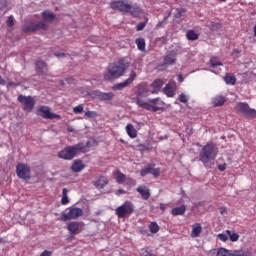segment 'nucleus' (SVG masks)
I'll return each mask as SVG.
<instances>
[{
	"mask_svg": "<svg viewBox=\"0 0 256 256\" xmlns=\"http://www.w3.org/2000/svg\"><path fill=\"white\" fill-rule=\"evenodd\" d=\"M127 67L123 61L115 62L108 67V71L104 74L105 81H111V79H119L124 73Z\"/></svg>",
	"mask_w": 256,
	"mask_h": 256,
	"instance_id": "f257e3e1",
	"label": "nucleus"
},
{
	"mask_svg": "<svg viewBox=\"0 0 256 256\" xmlns=\"http://www.w3.org/2000/svg\"><path fill=\"white\" fill-rule=\"evenodd\" d=\"M83 149H84L83 144L68 146L58 153V157L59 159H65L66 161H71V159L76 157L77 153H80V151H83Z\"/></svg>",
	"mask_w": 256,
	"mask_h": 256,
	"instance_id": "f03ea898",
	"label": "nucleus"
},
{
	"mask_svg": "<svg viewBox=\"0 0 256 256\" xmlns=\"http://www.w3.org/2000/svg\"><path fill=\"white\" fill-rule=\"evenodd\" d=\"M217 158V152L215 151V146L213 144H207L202 148L200 153V161L207 167L210 161Z\"/></svg>",
	"mask_w": 256,
	"mask_h": 256,
	"instance_id": "7ed1b4c3",
	"label": "nucleus"
},
{
	"mask_svg": "<svg viewBox=\"0 0 256 256\" xmlns=\"http://www.w3.org/2000/svg\"><path fill=\"white\" fill-rule=\"evenodd\" d=\"M149 93H151V91H149L147 85L139 84L137 86L136 105H138V107H141L142 109H149V105H147V102L143 99L144 97H147Z\"/></svg>",
	"mask_w": 256,
	"mask_h": 256,
	"instance_id": "20e7f679",
	"label": "nucleus"
},
{
	"mask_svg": "<svg viewBox=\"0 0 256 256\" xmlns=\"http://www.w3.org/2000/svg\"><path fill=\"white\" fill-rule=\"evenodd\" d=\"M83 215V209L77 207H71L66 210V212H62L60 216V221H72V219H79Z\"/></svg>",
	"mask_w": 256,
	"mask_h": 256,
	"instance_id": "39448f33",
	"label": "nucleus"
},
{
	"mask_svg": "<svg viewBox=\"0 0 256 256\" xmlns=\"http://www.w3.org/2000/svg\"><path fill=\"white\" fill-rule=\"evenodd\" d=\"M16 175L18 179L29 181L31 179V168L27 164L18 163L16 165Z\"/></svg>",
	"mask_w": 256,
	"mask_h": 256,
	"instance_id": "423d86ee",
	"label": "nucleus"
},
{
	"mask_svg": "<svg viewBox=\"0 0 256 256\" xmlns=\"http://www.w3.org/2000/svg\"><path fill=\"white\" fill-rule=\"evenodd\" d=\"M135 211V206L130 201H126L124 204L116 208L115 213L120 218L126 217V215H131Z\"/></svg>",
	"mask_w": 256,
	"mask_h": 256,
	"instance_id": "0eeeda50",
	"label": "nucleus"
},
{
	"mask_svg": "<svg viewBox=\"0 0 256 256\" xmlns=\"http://www.w3.org/2000/svg\"><path fill=\"white\" fill-rule=\"evenodd\" d=\"M235 110L239 111V113H242L243 115H246V117H256V110L249 107V104L245 102H240L235 106Z\"/></svg>",
	"mask_w": 256,
	"mask_h": 256,
	"instance_id": "6e6552de",
	"label": "nucleus"
},
{
	"mask_svg": "<svg viewBox=\"0 0 256 256\" xmlns=\"http://www.w3.org/2000/svg\"><path fill=\"white\" fill-rule=\"evenodd\" d=\"M110 7L114 11H121L123 13L131 11V4L127 3L125 0L113 1L110 3Z\"/></svg>",
	"mask_w": 256,
	"mask_h": 256,
	"instance_id": "1a4fd4ad",
	"label": "nucleus"
},
{
	"mask_svg": "<svg viewBox=\"0 0 256 256\" xmlns=\"http://www.w3.org/2000/svg\"><path fill=\"white\" fill-rule=\"evenodd\" d=\"M17 100L23 105L26 113H31V111H33V96L19 95Z\"/></svg>",
	"mask_w": 256,
	"mask_h": 256,
	"instance_id": "9d476101",
	"label": "nucleus"
},
{
	"mask_svg": "<svg viewBox=\"0 0 256 256\" xmlns=\"http://www.w3.org/2000/svg\"><path fill=\"white\" fill-rule=\"evenodd\" d=\"M38 114L43 119H61V115L51 112V108L42 106L38 109Z\"/></svg>",
	"mask_w": 256,
	"mask_h": 256,
	"instance_id": "9b49d317",
	"label": "nucleus"
},
{
	"mask_svg": "<svg viewBox=\"0 0 256 256\" xmlns=\"http://www.w3.org/2000/svg\"><path fill=\"white\" fill-rule=\"evenodd\" d=\"M137 74L135 72H131L129 78H127L124 82L118 83L113 86L114 91H123L125 87H129L133 81H135Z\"/></svg>",
	"mask_w": 256,
	"mask_h": 256,
	"instance_id": "f8f14e48",
	"label": "nucleus"
},
{
	"mask_svg": "<svg viewBox=\"0 0 256 256\" xmlns=\"http://www.w3.org/2000/svg\"><path fill=\"white\" fill-rule=\"evenodd\" d=\"M92 97L94 99H98L99 101H111L113 97H115V94L112 92H101L99 90H96L92 92Z\"/></svg>",
	"mask_w": 256,
	"mask_h": 256,
	"instance_id": "ddd939ff",
	"label": "nucleus"
},
{
	"mask_svg": "<svg viewBox=\"0 0 256 256\" xmlns=\"http://www.w3.org/2000/svg\"><path fill=\"white\" fill-rule=\"evenodd\" d=\"M147 105L149 107L144 108L146 111H159V109H163V101L159 98L148 100Z\"/></svg>",
	"mask_w": 256,
	"mask_h": 256,
	"instance_id": "4468645a",
	"label": "nucleus"
},
{
	"mask_svg": "<svg viewBox=\"0 0 256 256\" xmlns=\"http://www.w3.org/2000/svg\"><path fill=\"white\" fill-rule=\"evenodd\" d=\"M67 230L70 235H79L83 231V223L81 222H70L67 225Z\"/></svg>",
	"mask_w": 256,
	"mask_h": 256,
	"instance_id": "2eb2a0df",
	"label": "nucleus"
},
{
	"mask_svg": "<svg viewBox=\"0 0 256 256\" xmlns=\"http://www.w3.org/2000/svg\"><path fill=\"white\" fill-rule=\"evenodd\" d=\"M175 91H177V84L175 82H169L163 89V93L167 97H174Z\"/></svg>",
	"mask_w": 256,
	"mask_h": 256,
	"instance_id": "dca6fc26",
	"label": "nucleus"
},
{
	"mask_svg": "<svg viewBox=\"0 0 256 256\" xmlns=\"http://www.w3.org/2000/svg\"><path fill=\"white\" fill-rule=\"evenodd\" d=\"M164 65H175L177 63V53L175 52H169L165 57H164Z\"/></svg>",
	"mask_w": 256,
	"mask_h": 256,
	"instance_id": "f3484780",
	"label": "nucleus"
},
{
	"mask_svg": "<svg viewBox=\"0 0 256 256\" xmlns=\"http://www.w3.org/2000/svg\"><path fill=\"white\" fill-rule=\"evenodd\" d=\"M38 75H45L47 73V65L43 61H38L35 64Z\"/></svg>",
	"mask_w": 256,
	"mask_h": 256,
	"instance_id": "a211bd4d",
	"label": "nucleus"
},
{
	"mask_svg": "<svg viewBox=\"0 0 256 256\" xmlns=\"http://www.w3.org/2000/svg\"><path fill=\"white\" fill-rule=\"evenodd\" d=\"M42 19L51 23V21H55V19H57V16H55V14L49 10H45L42 12Z\"/></svg>",
	"mask_w": 256,
	"mask_h": 256,
	"instance_id": "6ab92c4d",
	"label": "nucleus"
},
{
	"mask_svg": "<svg viewBox=\"0 0 256 256\" xmlns=\"http://www.w3.org/2000/svg\"><path fill=\"white\" fill-rule=\"evenodd\" d=\"M72 171L74 173H79L85 169V165H83V162L81 160H76L71 166Z\"/></svg>",
	"mask_w": 256,
	"mask_h": 256,
	"instance_id": "aec40b11",
	"label": "nucleus"
},
{
	"mask_svg": "<svg viewBox=\"0 0 256 256\" xmlns=\"http://www.w3.org/2000/svg\"><path fill=\"white\" fill-rule=\"evenodd\" d=\"M137 191L141 194L142 199H144L145 201H147V199L151 197V192L145 186H139L137 188Z\"/></svg>",
	"mask_w": 256,
	"mask_h": 256,
	"instance_id": "412c9836",
	"label": "nucleus"
},
{
	"mask_svg": "<svg viewBox=\"0 0 256 256\" xmlns=\"http://www.w3.org/2000/svg\"><path fill=\"white\" fill-rule=\"evenodd\" d=\"M201 231H203V227H201V224L195 223L194 225H192L191 237H199V235H201Z\"/></svg>",
	"mask_w": 256,
	"mask_h": 256,
	"instance_id": "4be33fe9",
	"label": "nucleus"
},
{
	"mask_svg": "<svg viewBox=\"0 0 256 256\" xmlns=\"http://www.w3.org/2000/svg\"><path fill=\"white\" fill-rule=\"evenodd\" d=\"M127 13H130L132 17H141L143 10L137 5H131V9Z\"/></svg>",
	"mask_w": 256,
	"mask_h": 256,
	"instance_id": "5701e85b",
	"label": "nucleus"
},
{
	"mask_svg": "<svg viewBox=\"0 0 256 256\" xmlns=\"http://www.w3.org/2000/svg\"><path fill=\"white\" fill-rule=\"evenodd\" d=\"M126 133L128 136H130L131 139H135L137 137V129H135L133 124H127Z\"/></svg>",
	"mask_w": 256,
	"mask_h": 256,
	"instance_id": "b1692460",
	"label": "nucleus"
},
{
	"mask_svg": "<svg viewBox=\"0 0 256 256\" xmlns=\"http://www.w3.org/2000/svg\"><path fill=\"white\" fill-rule=\"evenodd\" d=\"M151 87H153L154 90H151L150 93L155 94L157 93L161 87H163V80L157 79L154 80L153 83L151 84Z\"/></svg>",
	"mask_w": 256,
	"mask_h": 256,
	"instance_id": "393cba45",
	"label": "nucleus"
},
{
	"mask_svg": "<svg viewBox=\"0 0 256 256\" xmlns=\"http://www.w3.org/2000/svg\"><path fill=\"white\" fill-rule=\"evenodd\" d=\"M108 183L109 181L107 180V178L100 177L94 182V185L97 189H103V187H105V185H107Z\"/></svg>",
	"mask_w": 256,
	"mask_h": 256,
	"instance_id": "a878e982",
	"label": "nucleus"
},
{
	"mask_svg": "<svg viewBox=\"0 0 256 256\" xmlns=\"http://www.w3.org/2000/svg\"><path fill=\"white\" fill-rule=\"evenodd\" d=\"M212 104L214 107H221V105L225 104V97L216 96L212 99Z\"/></svg>",
	"mask_w": 256,
	"mask_h": 256,
	"instance_id": "bb28decb",
	"label": "nucleus"
},
{
	"mask_svg": "<svg viewBox=\"0 0 256 256\" xmlns=\"http://www.w3.org/2000/svg\"><path fill=\"white\" fill-rule=\"evenodd\" d=\"M185 211H187V208L185 207V205H182V206L173 208L172 211H171V213H172V215H174V216H177V215H185Z\"/></svg>",
	"mask_w": 256,
	"mask_h": 256,
	"instance_id": "cd10ccee",
	"label": "nucleus"
},
{
	"mask_svg": "<svg viewBox=\"0 0 256 256\" xmlns=\"http://www.w3.org/2000/svg\"><path fill=\"white\" fill-rule=\"evenodd\" d=\"M226 85H235L237 83V78L233 74H226L224 77Z\"/></svg>",
	"mask_w": 256,
	"mask_h": 256,
	"instance_id": "c85d7f7f",
	"label": "nucleus"
},
{
	"mask_svg": "<svg viewBox=\"0 0 256 256\" xmlns=\"http://www.w3.org/2000/svg\"><path fill=\"white\" fill-rule=\"evenodd\" d=\"M135 43H136L139 51H142V52L145 51V49H146L145 38H138V39H136Z\"/></svg>",
	"mask_w": 256,
	"mask_h": 256,
	"instance_id": "c756f323",
	"label": "nucleus"
},
{
	"mask_svg": "<svg viewBox=\"0 0 256 256\" xmlns=\"http://www.w3.org/2000/svg\"><path fill=\"white\" fill-rule=\"evenodd\" d=\"M186 37L189 41H197V39H199V34H197L195 31L193 30H189L186 33Z\"/></svg>",
	"mask_w": 256,
	"mask_h": 256,
	"instance_id": "7c9ffc66",
	"label": "nucleus"
},
{
	"mask_svg": "<svg viewBox=\"0 0 256 256\" xmlns=\"http://www.w3.org/2000/svg\"><path fill=\"white\" fill-rule=\"evenodd\" d=\"M210 65L213 68H215V67H223V63H221V61H219V58H217V57H212L210 59Z\"/></svg>",
	"mask_w": 256,
	"mask_h": 256,
	"instance_id": "2f4dec72",
	"label": "nucleus"
},
{
	"mask_svg": "<svg viewBox=\"0 0 256 256\" xmlns=\"http://www.w3.org/2000/svg\"><path fill=\"white\" fill-rule=\"evenodd\" d=\"M67 193H68L67 188H63L62 199H61L62 205H67L69 203V196H67Z\"/></svg>",
	"mask_w": 256,
	"mask_h": 256,
	"instance_id": "473e14b6",
	"label": "nucleus"
},
{
	"mask_svg": "<svg viewBox=\"0 0 256 256\" xmlns=\"http://www.w3.org/2000/svg\"><path fill=\"white\" fill-rule=\"evenodd\" d=\"M150 233H159V224L157 222H151L148 226Z\"/></svg>",
	"mask_w": 256,
	"mask_h": 256,
	"instance_id": "72a5a7b5",
	"label": "nucleus"
},
{
	"mask_svg": "<svg viewBox=\"0 0 256 256\" xmlns=\"http://www.w3.org/2000/svg\"><path fill=\"white\" fill-rule=\"evenodd\" d=\"M8 7H9V2H7V0H0V15L5 13Z\"/></svg>",
	"mask_w": 256,
	"mask_h": 256,
	"instance_id": "f704fd0d",
	"label": "nucleus"
},
{
	"mask_svg": "<svg viewBox=\"0 0 256 256\" xmlns=\"http://www.w3.org/2000/svg\"><path fill=\"white\" fill-rule=\"evenodd\" d=\"M150 167L151 175H153L154 177H159V175H161V169L155 168V164H150Z\"/></svg>",
	"mask_w": 256,
	"mask_h": 256,
	"instance_id": "c9c22d12",
	"label": "nucleus"
},
{
	"mask_svg": "<svg viewBox=\"0 0 256 256\" xmlns=\"http://www.w3.org/2000/svg\"><path fill=\"white\" fill-rule=\"evenodd\" d=\"M226 233L230 237V241L233 243H235V241H239V234L232 233L231 230H227Z\"/></svg>",
	"mask_w": 256,
	"mask_h": 256,
	"instance_id": "e433bc0d",
	"label": "nucleus"
},
{
	"mask_svg": "<svg viewBox=\"0 0 256 256\" xmlns=\"http://www.w3.org/2000/svg\"><path fill=\"white\" fill-rule=\"evenodd\" d=\"M22 31L24 33H32L33 32V22H30L29 24H24L22 27Z\"/></svg>",
	"mask_w": 256,
	"mask_h": 256,
	"instance_id": "4c0bfd02",
	"label": "nucleus"
},
{
	"mask_svg": "<svg viewBox=\"0 0 256 256\" xmlns=\"http://www.w3.org/2000/svg\"><path fill=\"white\" fill-rule=\"evenodd\" d=\"M127 176H125V174L121 173V172H117V177H116V182L121 184L124 181H126Z\"/></svg>",
	"mask_w": 256,
	"mask_h": 256,
	"instance_id": "58836bf2",
	"label": "nucleus"
},
{
	"mask_svg": "<svg viewBox=\"0 0 256 256\" xmlns=\"http://www.w3.org/2000/svg\"><path fill=\"white\" fill-rule=\"evenodd\" d=\"M149 173H151V164L147 165L140 171L141 177H145L146 175H149Z\"/></svg>",
	"mask_w": 256,
	"mask_h": 256,
	"instance_id": "ea45409f",
	"label": "nucleus"
},
{
	"mask_svg": "<svg viewBox=\"0 0 256 256\" xmlns=\"http://www.w3.org/2000/svg\"><path fill=\"white\" fill-rule=\"evenodd\" d=\"M6 25L9 28H11V27H13V25H15V17H13V15L8 16V18L6 20Z\"/></svg>",
	"mask_w": 256,
	"mask_h": 256,
	"instance_id": "a19ab883",
	"label": "nucleus"
},
{
	"mask_svg": "<svg viewBox=\"0 0 256 256\" xmlns=\"http://www.w3.org/2000/svg\"><path fill=\"white\" fill-rule=\"evenodd\" d=\"M189 101V96L185 93L179 95V102L180 103H187Z\"/></svg>",
	"mask_w": 256,
	"mask_h": 256,
	"instance_id": "79ce46f5",
	"label": "nucleus"
},
{
	"mask_svg": "<svg viewBox=\"0 0 256 256\" xmlns=\"http://www.w3.org/2000/svg\"><path fill=\"white\" fill-rule=\"evenodd\" d=\"M217 239H219V241H223V243H225L226 241L229 240V235L221 233V234L217 235Z\"/></svg>",
	"mask_w": 256,
	"mask_h": 256,
	"instance_id": "37998d69",
	"label": "nucleus"
},
{
	"mask_svg": "<svg viewBox=\"0 0 256 256\" xmlns=\"http://www.w3.org/2000/svg\"><path fill=\"white\" fill-rule=\"evenodd\" d=\"M73 111H74V113H76V114L83 113V105L80 104V105L74 107V108H73Z\"/></svg>",
	"mask_w": 256,
	"mask_h": 256,
	"instance_id": "c03bdc74",
	"label": "nucleus"
},
{
	"mask_svg": "<svg viewBox=\"0 0 256 256\" xmlns=\"http://www.w3.org/2000/svg\"><path fill=\"white\" fill-rule=\"evenodd\" d=\"M126 184H128L129 187H135L136 182L132 178H126Z\"/></svg>",
	"mask_w": 256,
	"mask_h": 256,
	"instance_id": "a18cd8bd",
	"label": "nucleus"
},
{
	"mask_svg": "<svg viewBox=\"0 0 256 256\" xmlns=\"http://www.w3.org/2000/svg\"><path fill=\"white\" fill-rule=\"evenodd\" d=\"M85 116H86V117H91V118L97 117V112H95V111H87V112L85 113Z\"/></svg>",
	"mask_w": 256,
	"mask_h": 256,
	"instance_id": "49530a36",
	"label": "nucleus"
},
{
	"mask_svg": "<svg viewBox=\"0 0 256 256\" xmlns=\"http://www.w3.org/2000/svg\"><path fill=\"white\" fill-rule=\"evenodd\" d=\"M146 23L145 22H141L137 25L136 29L137 31H143L145 29Z\"/></svg>",
	"mask_w": 256,
	"mask_h": 256,
	"instance_id": "de8ad7c7",
	"label": "nucleus"
},
{
	"mask_svg": "<svg viewBox=\"0 0 256 256\" xmlns=\"http://www.w3.org/2000/svg\"><path fill=\"white\" fill-rule=\"evenodd\" d=\"M51 255H53V253H52L51 251H49V250H44V251L40 254V256H51Z\"/></svg>",
	"mask_w": 256,
	"mask_h": 256,
	"instance_id": "09e8293b",
	"label": "nucleus"
},
{
	"mask_svg": "<svg viewBox=\"0 0 256 256\" xmlns=\"http://www.w3.org/2000/svg\"><path fill=\"white\" fill-rule=\"evenodd\" d=\"M19 83H15V82H9L8 83V85H7V87L9 88V87H19Z\"/></svg>",
	"mask_w": 256,
	"mask_h": 256,
	"instance_id": "8fccbe9b",
	"label": "nucleus"
},
{
	"mask_svg": "<svg viewBox=\"0 0 256 256\" xmlns=\"http://www.w3.org/2000/svg\"><path fill=\"white\" fill-rule=\"evenodd\" d=\"M219 171H225L227 169V164H222L218 166Z\"/></svg>",
	"mask_w": 256,
	"mask_h": 256,
	"instance_id": "3c124183",
	"label": "nucleus"
},
{
	"mask_svg": "<svg viewBox=\"0 0 256 256\" xmlns=\"http://www.w3.org/2000/svg\"><path fill=\"white\" fill-rule=\"evenodd\" d=\"M123 193H125V190L123 189H119L116 191V195H123Z\"/></svg>",
	"mask_w": 256,
	"mask_h": 256,
	"instance_id": "603ef678",
	"label": "nucleus"
},
{
	"mask_svg": "<svg viewBox=\"0 0 256 256\" xmlns=\"http://www.w3.org/2000/svg\"><path fill=\"white\" fill-rule=\"evenodd\" d=\"M0 85H7V82L0 76Z\"/></svg>",
	"mask_w": 256,
	"mask_h": 256,
	"instance_id": "864d4df0",
	"label": "nucleus"
},
{
	"mask_svg": "<svg viewBox=\"0 0 256 256\" xmlns=\"http://www.w3.org/2000/svg\"><path fill=\"white\" fill-rule=\"evenodd\" d=\"M220 213L221 215H224L225 213H227V208H220Z\"/></svg>",
	"mask_w": 256,
	"mask_h": 256,
	"instance_id": "5fc2aeb1",
	"label": "nucleus"
},
{
	"mask_svg": "<svg viewBox=\"0 0 256 256\" xmlns=\"http://www.w3.org/2000/svg\"><path fill=\"white\" fill-rule=\"evenodd\" d=\"M55 55H56V57H58V58L65 57V54H64V53H56Z\"/></svg>",
	"mask_w": 256,
	"mask_h": 256,
	"instance_id": "6e6d98bb",
	"label": "nucleus"
},
{
	"mask_svg": "<svg viewBox=\"0 0 256 256\" xmlns=\"http://www.w3.org/2000/svg\"><path fill=\"white\" fill-rule=\"evenodd\" d=\"M178 81H179L180 83H183V75H178Z\"/></svg>",
	"mask_w": 256,
	"mask_h": 256,
	"instance_id": "4d7b16f0",
	"label": "nucleus"
},
{
	"mask_svg": "<svg viewBox=\"0 0 256 256\" xmlns=\"http://www.w3.org/2000/svg\"><path fill=\"white\" fill-rule=\"evenodd\" d=\"M160 209H161L162 211H165V204H160Z\"/></svg>",
	"mask_w": 256,
	"mask_h": 256,
	"instance_id": "13d9d810",
	"label": "nucleus"
},
{
	"mask_svg": "<svg viewBox=\"0 0 256 256\" xmlns=\"http://www.w3.org/2000/svg\"><path fill=\"white\" fill-rule=\"evenodd\" d=\"M39 28H40V29H45V24H40V25H39Z\"/></svg>",
	"mask_w": 256,
	"mask_h": 256,
	"instance_id": "bf43d9fd",
	"label": "nucleus"
},
{
	"mask_svg": "<svg viewBox=\"0 0 256 256\" xmlns=\"http://www.w3.org/2000/svg\"><path fill=\"white\" fill-rule=\"evenodd\" d=\"M1 243H5V240H3V238L0 237V244Z\"/></svg>",
	"mask_w": 256,
	"mask_h": 256,
	"instance_id": "052dcab7",
	"label": "nucleus"
},
{
	"mask_svg": "<svg viewBox=\"0 0 256 256\" xmlns=\"http://www.w3.org/2000/svg\"><path fill=\"white\" fill-rule=\"evenodd\" d=\"M68 131H73V128H71V127H70V128H68Z\"/></svg>",
	"mask_w": 256,
	"mask_h": 256,
	"instance_id": "680f3d73",
	"label": "nucleus"
},
{
	"mask_svg": "<svg viewBox=\"0 0 256 256\" xmlns=\"http://www.w3.org/2000/svg\"><path fill=\"white\" fill-rule=\"evenodd\" d=\"M38 27H34V29H37Z\"/></svg>",
	"mask_w": 256,
	"mask_h": 256,
	"instance_id": "e2e57ef3",
	"label": "nucleus"
},
{
	"mask_svg": "<svg viewBox=\"0 0 256 256\" xmlns=\"http://www.w3.org/2000/svg\"><path fill=\"white\" fill-rule=\"evenodd\" d=\"M220 1H225V0H220Z\"/></svg>",
	"mask_w": 256,
	"mask_h": 256,
	"instance_id": "0e129e2a",
	"label": "nucleus"
}]
</instances>
